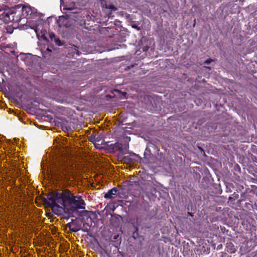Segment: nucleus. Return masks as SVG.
I'll return each instance as SVG.
<instances>
[{"label":"nucleus","instance_id":"nucleus-1","mask_svg":"<svg viewBox=\"0 0 257 257\" xmlns=\"http://www.w3.org/2000/svg\"><path fill=\"white\" fill-rule=\"evenodd\" d=\"M48 198L51 201L54 207H58L61 205L65 209H70L72 211L85 208V204L81 197L74 196L69 190L51 193L48 195Z\"/></svg>","mask_w":257,"mask_h":257},{"label":"nucleus","instance_id":"nucleus-10","mask_svg":"<svg viewBox=\"0 0 257 257\" xmlns=\"http://www.w3.org/2000/svg\"><path fill=\"white\" fill-rule=\"evenodd\" d=\"M35 31L36 32V33H38V29L37 28H36L35 29Z\"/></svg>","mask_w":257,"mask_h":257},{"label":"nucleus","instance_id":"nucleus-9","mask_svg":"<svg viewBox=\"0 0 257 257\" xmlns=\"http://www.w3.org/2000/svg\"><path fill=\"white\" fill-rule=\"evenodd\" d=\"M212 60H211V59H208V60H207L205 62V64H208L209 63H210Z\"/></svg>","mask_w":257,"mask_h":257},{"label":"nucleus","instance_id":"nucleus-6","mask_svg":"<svg viewBox=\"0 0 257 257\" xmlns=\"http://www.w3.org/2000/svg\"><path fill=\"white\" fill-rule=\"evenodd\" d=\"M70 229L73 232H77L80 229V227L72 224L69 226Z\"/></svg>","mask_w":257,"mask_h":257},{"label":"nucleus","instance_id":"nucleus-5","mask_svg":"<svg viewBox=\"0 0 257 257\" xmlns=\"http://www.w3.org/2000/svg\"><path fill=\"white\" fill-rule=\"evenodd\" d=\"M50 37L52 40H53L54 39V41L56 45H57L58 46L62 45V43H61V41L59 39L56 38L54 34H53V33L50 34Z\"/></svg>","mask_w":257,"mask_h":257},{"label":"nucleus","instance_id":"nucleus-4","mask_svg":"<svg viewBox=\"0 0 257 257\" xmlns=\"http://www.w3.org/2000/svg\"><path fill=\"white\" fill-rule=\"evenodd\" d=\"M117 189L115 188H113L107 192L104 195V198L106 199L112 198L115 197L116 195Z\"/></svg>","mask_w":257,"mask_h":257},{"label":"nucleus","instance_id":"nucleus-7","mask_svg":"<svg viewBox=\"0 0 257 257\" xmlns=\"http://www.w3.org/2000/svg\"><path fill=\"white\" fill-rule=\"evenodd\" d=\"M101 6L103 7H105V8L106 9H111L113 11H115L116 10V8H115L114 6L111 5H107L106 4H104L103 2H101Z\"/></svg>","mask_w":257,"mask_h":257},{"label":"nucleus","instance_id":"nucleus-11","mask_svg":"<svg viewBox=\"0 0 257 257\" xmlns=\"http://www.w3.org/2000/svg\"><path fill=\"white\" fill-rule=\"evenodd\" d=\"M126 94V93H123V95H125Z\"/></svg>","mask_w":257,"mask_h":257},{"label":"nucleus","instance_id":"nucleus-8","mask_svg":"<svg viewBox=\"0 0 257 257\" xmlns=\"http://www.w3.org/2000/svg\"><path fill=\"white\" fill-rule=\"evenodd\" d=\"M75 6V5L74 3H71L69 5L66 6V9L72 10L74 9Z\"/></svg>","mask_w":257,"mask_h":257},{"label":"nucleus","instance_id":"nucleus-2","mask_svg":"<svg viewBox=\"0 0 257 257\" xmlns=\"http://www.w3.org/2000/svg\"><path fill=\"white\" fill-rule=\"evenodd\" d=\"M21 6H17V9H13L5 11L1 15V19L6 23H9L11 22H17L20 20L19 14L17 13V9H20ZM20 11L19 12L20 13Z\"/></svg>","mask_w":257,"mask_h":257},{"label":"nucleus","instance_id":"nucleus-3","mask_svg":"<svg viewBox=\"0 0 257 257\" xmlns=\"http://www.w3.org/2000/svg\"><path fill=\"white\" fill-rule=\"evenodd\" d=\"M21 11L22 12V17L28 19L34 18L37 15V9L30 6H23Z\"/></svg>","mask_w":257,"mask_h":257}]
</instances>
